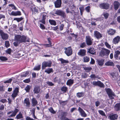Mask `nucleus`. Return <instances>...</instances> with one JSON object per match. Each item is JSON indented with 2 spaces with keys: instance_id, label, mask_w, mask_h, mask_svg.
<instances>
[{
  "instance_id": "obj_1",
  "label": "nucleus",
  "mask_w": 120,
  "mask_h": 120,
  "mask_svg": "<svg viewBox=\"0 0 120 120\" xmlns=\"http://www.w3.org/2000/svg\"><path fill=\"white\" fill-rule=\"evenodd\" d=\"M15 41H16L14 42L13 44L14 46L15 47L18 46L19 44L20 43L29 41L28 40H27L26 36L24 35L22 36L19 35H15Z\"/></svg>"
},
{
  "instance_id": "obj_2",
  "label": "nucleus",
  "mask_w": 120,
  "mask_h": 120,
  "mask_svg": "<svg viewBox=\"0 0 120 120\" xmlns=\"http://www.w3.org/2000/svg\"><path fill=\"white\" fill-rule=\"evenodd\" d=\"M106 92L110 99H112L114 98V97L115 96V94L110 89H107L106 90Z\"/></svg>"
},
{
  "instance_id": "obj_3",
  "label": "nucleus",
  "mask_w": 120,
  "mask_h": 120,
  "mask_svg": "<svg viewBox=\"0 0 120 120\" xmlns=\"http://www.w3.org/2000/svg\"><path fill=\"white\" fill-rule=\"evenodd\" d=\"M91 83L94 86H97L101 88H104L105 87L104 84L100 81L97 82L93 81V82H91Z\"/></svg>"
},
{
  "instance_id": "obj_4",
  "label": "nucleus",
  "mask_w": 120,
  "mask_h": 120,
  "mask_svg": "<svg viewBox=\"0 0 120 120\" xmlns=\"http://www.w3.org/2000/svg\"><path fill=\"white\" fill-rule=\"evenodd\" d=\"M0 35L3 40H7L8 38V35L7 34L4 33L1 29L0 30Z\"/></svg>"
},
{
  "instance_id": "obj_5",
  "label": "nucleus",
  "mask_w": 120,
  "mask_h": 120,
  "mask_svg": "<svg viewBox=\"0 0 120 120\" xmlns=\"http://www.w3.org/2000/svg\"><path fill=\"white\" fill-rule=\"evenodd\" d=\"M55 14L58 15L64 18L66 17V15L65 13L63 11L60 10H57L56 11Z\"/></svg>"
},
{
  "instance_id": "obj_6",
  "label": "nucleus",
  "mask_w": 120,
  "mask_h": 120,
  "mask_svg": "<svg viewBox=\"0 0 120 120\" xmlns=\"http://www.w3.org/2000/svg\"><path fill=\"white\" fill-rule=\"evenodd\" d=\"M110 5L107 3H102L99 4V7L101 8L107 9L109 7Z\"/></svg>"
},
{
  "instance_id": "obj_7",
  "label": "nucleus",
  "mask_w": 120,
  "mask_h": 120,
  "mask_svg": "<svg viewBox=\"0 0 120 120\" xmlns=\"http://www.w3.org/2000/svg\"><path fill=\"white\" fill-rule=\"evenodd\" d=\"M19 88L16 87L15 88L14 90L13 93L11 95V96L14 100L15 99V98L17 96L18 93L19 92Z\"/></svg>"
},
{
  "instance_id": "obj_8",
  "label": "nucleus",
  "mask_w": 120,
  "mask_h": 120,
  "mask_svg": "<svg viewBox=\"0 0 120 120\" xmlns=\"http://www.w3.org/2000/svg\"><path fill=\"white\" fill-rule=\"evenodd\" d=\"M72 50L71 47H69L65 49V53L68 56L71 55L72 54Z\"/></svg>"
},
{
  "instance_id": "obj_9",
  "label": "nucleus",
  "mask_w": 120,
  "mask_h": 120,
  "mask_svg": "<svg viewBox=\"0 0 120 120\" xmlns=\"http://www.w3.org/2000/svg\"><path fill=\"white\" fill-rule=\"evenodd\" d=\"M86 41L87 44L88 45H91L92 44L93 39L89 36H86Z\"/></svg>"
},
{
  "instance_id": "obj_10",
  "label": "nucleus",
  "mask_w": 120,
  "mask_h": 120,
  "mask_svg": "<svg viewBox=\"0 0 120 120\" xmlns=\"http://www.w3.org/2000/svg\"><path fill=\"white\" fill-rule=\"evenodd\" d=\"M51 63L44 61L42 63V69H44L45 67H50L51 65Z\"/></svg>"
},
{
  "instance_id": "obj_11",
  "label": "nucleus",
  "mask_w": 120,
  "mask_h": 120,
  "mask_svg": "<svg viewBox=\"0 0 120 120\" xmlns=\"http://www.w3.org/2000/svg\"><path fill=\"white\" fill-rule=\"evenodd\" d=\"M55 6L56 8H59L61 6V0H56L54 3Z\"/></svg>"
},
{
  "instance_id": "obj_12",
  "label": "nucleus",
  "mask_w": 120,
  "mask_h": 120,
  "mask_svg": "<svg viewBox=\"0 0 120 120\" xmlns=\"http://www.w3.org/2000/svg\"><path fill=\"white\" fill-rule=\"evenodd\" d=\"M68 112H63L61 111V112L60 116V119L61 120H63L66 118V116L68 114Z\"/></svg>"
},
{
  "instance_id": "obj_13",
  "label": "nucleus",
  "mask_w": 120,
  "mask_h": 120,
  "mask_svg": "<svg viewBox=\"0 0 120 120\" xmlns=\"http://www.w3.org/2000/svg\"><path fill=\"white\" fill-rule=\"evenodd\" d=\"M94 36L98 39L102 37L101 34L97 30L94 31Z\"/></svg>"
},
{
  "instance_id": "obj_14",
  "label": "nucleus",
  "mask_w": 120,
  "mask_h": 120,
  "mask_svg": "<svg viewBox=\"0 0 120 120\" xmlns=\"http://www.w3.org/2000/svg\"><path fill=\"white\" fill-rule=\"evenodd\" d=\"M86 51L84 49H81L79 51L78 54L81 56H83L86 54Z\"/></svg>"
},
{
  "instance_id": "obj_15",
  "label": "nucleus",
  "mask_w": 120,
  "mask_h": 120,
  "mask_svg": "<svg viewBox=\"0 0 120 120\" xmlns=\"http://www.w3.org/2000/svg\"><path fill=\"white\" fill-rule=\"evenodd\" d=\"M40 88L39 86H34L33 90L34 94H38L40 92Z\"/></svg>"
},
{
  "instance_id": "obj_16",
  "label": "nucleus",
  "mask_w": 120,
  "mask_h": 120,
  "mask_svg": "<svg viewBox=\"0 0 120 120\" xmlns=\"http://www.w3.org/2000/svg\"><path fill=\"white\" fill-rule=\"evenodd\" d=\"M23 104L26 106L29 107L30 106V103L28 98H25L24 100Z\"/></svg>"
},
{
  "instance_id": "obj_17",
  "label": "nucleus",
  "mask_w": 120,
  "mask_h": 120,
  "mask_svg": "<svg viewBox=\"0 0 120 120\" xmlns=\"http://www.w3.org/2000/svg\"><path fill=\"white\" fill-rule=\"evenodd\" d=\"M120 39V37L117 36L115 37L113 39L112 42L113 44H116L119 42Z\"/></svg>"
},
{
  "instance_id": "obj_18",
  "label": "nucleus",
  "mask_w": 120,
  "mask_h": 120,
  "mask_svg": "<svg viewBox=\"0 0 120 120\" xmlns=\"http://www.w3.org/2000/svg\"><path fill=\"white\" fill-rule=\"evenodd\" d=\"M78 110L82 116L84 117L86 116V114L85 113L84 110L80 107H79Z\"/></svg>"
},
{
  "instance_id": "obj_19",
  "label": "nucleus",
  "mask_w": 120,
  "mask_h": 120,
  "mask_svg": "<svg viewBox=\"0 0 120 120\" xmlns=\"http://www.w3.org/2000/svg\"><path fill=\"white\" fill-rule=\"evenodd\" d=\"M87 52L92 55H95L96 53V51L94 49L91 48H90L88 50Z\"/></svg>"
},
{
  "instance_id": "obj_20",
  "label": "nucleus",
  "mask_w": 120,
  "mask_h": 120,
  "mask_svg": "<svg viewBox=\"0 0 120 120\" xmlns=\"http://www.w3.org/2000/svg\"><path fill=\"white\" fill-rule=\"evenodd\" d=\"M10 15L15 16L20 15H21V12L19 11H12Z\"/></svg>"
},
{
  "instance_id": "obj_21",
  "label": "nucleus",
  "mask_w": 120,
  "mask_h": 120,
  "mask_svg": "<svg viewBox=\"0 0 120 120\" xmlns=\"http://www.w3.org/2000/svg\"><path fill=\"white\" fill-rule=\"evenodd\" d=\"M113 5L114 9L115 10H116L118 8L120 5V4L117 1H115L113 3Z\"/></svg>"
},
{
  "instance_id": "obj_22",
  "label": "nucleus",
  "mask_w": 120,
  "mask_h": 120,
  "mask_svg": "<svg viewBox=\"0 0 120 120\" xmlns=\"http://www.w3.org/2000/svg\"><path fill=\"white\" fill-rule=\"evenodd\" d=\"M105 65L108 66H114L115 64L111 60H109L106 62L105 64Z\"/></svg>"
},
{
  "instance_id": "obj_23",
  "label": "nucleus",
  "mask_w": 120,
  "mask_h": 120,
  "mask_svg": "<svg viewBox=\"0 0 120 120\" xmlns=\"http://www.w3.org/2000/svg\"><path fill=\"white\" fill-rule=\"evenodd\" d=\"M116 30L112 29H110L109 30H107V32L109 35H113L116 33Z\"/></svg>"
},
{
  "instance_id": "obj_24",
  "label": "nucleus",
  "mask_w": 120,
  "mask_h": 120,
  "mask_svg": "<svg viewBox=\"0 0 120 120\" xmlns=\"http://www.w3.org/2000/svg\"><path fill=\"white\" fill-rule=\"evenodd\" d=\"M74 82V80L70 79L67 80L66 82V84L68 86H71L73 84Z\"/></svg>"
},
{
  "instance_id": "obj_25",
  "label": "nucleus",
  "mask_w": 120,
  "mask_h": 120,
  "mask_svg": "<svg viewBox=\"0 0 120 120\" xmlns=\"http://www.w3.org/2000/svg\"><path fill=\"white\" fill-rule=\"evenodd\" d=\"M118 117V115L117 114H115L111 115L109 116V117L111 120H113L117 119Z\"/></svg>"
},
{
  "instance_id": "obj_26",
  "label": "nucleus",
  "mask_w": 120,
  "mask_h": 120,
  "mask_svg": "<svg viewBox=\"0 0 120 120\" xmlns=\"http://www.w3.org/2000/svg\"><path fill=\"white\" fill-rule=\"evenodd\" d=\"M19 111V110L18 109L15 108L13 112L10 116H9V117H11L15 116Z\"/></svg>"
},
{
  "instance_id": "obj_27",
  "label": "nucleus",
  "mask_w": 120,
  "mask_h": 120,
  "mask_svg": "<svg viewBox=\"0 0 120 120\" xmlns=\"http://www.w3.org/2000/svg\"><path fill=\"white\" fill-rule=\"evenodd\" d=\"M102 15L104 16L105 19H107L109 15V13L106 11L104 12L102 14Z\"/></svg>"
},
{
  "instance_id": "obj_28",
  "label": "nucleus",
  "mask_w": 120,
  "mask_h": 120,
  "mask_svg": "<svg viewBox=\"0 0 120 120\" xmlns=\"http://www.w3.org/2000/svg\"><path fill=\"white\" fill-rule=\"evenodd\" d=\"M120 54V51L117 50L115 51L114 55V57L116 59H117L118 57V55Z\"/></svg>"
},
{
  "instance_id": "obj_29",
  "label": "nucleus",
  "mask_w": 120,
  "mask_h": 120,
  "mask_svg": "<svg viewBox=\"0 0 120 120\" xmlns=\"http://www.w3.org/2000/svg\"><path fill=\"white\" fill-rule=\"evenodd\" d=\"M32 106H35L38 104V101L36 99L34 98H33L32 99Z\"/></svg>"
},
{
  "instance_id": "obj_30",
  "label": "nucleus",
  "mask_w": 120,
  "mask_h": 120,
  "mask_svg": "<svg viewBox=\"0 0 120 120\" xmlns=\"http://www.w3.org/2000/svg\"><path fill=\"white\" fill-rule=\"evenodd\" d=\"M84 95V93L83 92H78L76 94L77 97L79 98L83 97Z\"/></svg>"
},
{
  "instance_id": "obj_31",
  "label": "nucleus",
  "mask_w": 120,
  "mask_h": 120,
  "mask_svg": "<svg viewBox=\"0 0 120 120\" xmlns=\"http://www.w3.org/2000/svg\"><path fill=\"white\" fill-rule=\"evenodd\" d=\"M114 109L116 111L120 110V103L116 104L115 106Z\"/></svg>"
},
{
  "instance_id": "obj_32",
  "label": "nucleus",
  "mask_w": 120,
  "mask_h": 120,
  "mask_svg": "<svg viewBox=\"0 0 120 120\" xmlns=\"http://www.w3.org/2000/svg\"><path fill=\"white\" fill-rule=\"evenodd\" d=\"M113 80H115L116 78V73L114 72H112L110 74Z\"/></svg>"
},
{
  "instance_id": "obj_33",
  "label": "nucleus",
  "mask_w": 120,
  "mask_h": 120,
  "mask_svg": "<svg viewBox=\"0 0 120 120\" xmlns=\"http://www.w3.org/2000/svg\"><path fill=\"white\" fill-rule=\"evenodd\" d=\"M53 69L50 68L46 69L45 71V72L48 74H50L51 72H53Z\"/></svg>"
},
{
  "instance_id": "obj_34",
  "label": "nucleus",
  "mask_w": 120,
  "mask_h": 120,
  "mask_svg": "<svg viewBox=\"0 0 120 120\" xmlns=\"http://www.w3.org/2000/svg\"><path fill=\"white\" fill-rule=\"evenodd\" d=\"M104 60V59L99 60H98V64L101 66H102L103 64Z\"/></svg>"
},
{
  "instance_id": "obj_35",
  "label": "nucleus",
  "mask_w": 120,
  "mask_h": 120,
  "mask_svg": "<svg viewBox=\"0 0 120 120\" xmlns=\"http://www.w3.org/2000/svg\"><path fill=\"white\" fill-rule=\"evenodd\" d=\"M29 71H27L24 72L21 74L20 75L21 77H26L29 74Z\"/></svg>"
},
{
  "instance_id": "obj_36",
  "label": "nucleus",
  "mask_w": 120,
  "mask_h": 120,
  "mask_svg": "<svg viewBox=\"0 0 120 120\" xmlns=\"http://www.w3.org/2000/svg\"><path fill=\"white\" fill-rule=\"evenodd\" d=\"M46 15H42V19L39 21L40 22H41L44 24H45V20L46 18Z\"/></svg>"
},
{
  "instance_id": "obj_37",
  "label": "nucleus",
  "mask_w": 120,
  "mask_h": 120,
  "mask_svg": "<svg viewBox=\"0 0 120 120\" xmlns=\"http://www.w3.org/2000/svg\"><path fill=\"white\" fill-rule=\"evenodd\" d=\"M31 11H32V14L34 13L35 12L36 13H38V9L36 8V7H33L31 8Z\"/></svg>"
},
{
  "instance_id": "obj_38",
  "label": "nucleus",
  "mask_w": 120,
  "mask_h": 120,
  "mask_svg": "<svg viewBox=\"0 0 120 120\" xmlns=\"http://www.w3.org/2000/svg\"><path fill=\"white\" fill-rule=\"evenodd\" d=\"M49 22L51 25L55 26L56 25V22L54 20L49 19Z\"/></svg>"
},
{
  "instance_id": "obj_39",
  "label": "nucleus",
  "mask_w": 120,
  "mask_h": 120,
  "mask_svg": "<svg viewBox=\"0 0 120 120\" xmlns=\"http://www.w3.org/2000/svg\"><path fill=\"white\" fill-rule=\"evenodd\" d=\"M68 88L66 87L63 86L61 88V91L63 92V93H65L67 92L68 90Z\"/></svg>"
},
{
  "instance_id": "obj_40",
  "label": "nucleus",
  "mask_w": 120,
  "mask_h": 120,
  "mask_svg": "<svg viewBox=\"0 0 120 120\" xmlns=\"http://www.w3.org/2000/svg\"><path fill=\"white\" fill-rule=\"evenodd\" d=\"M84 62H88L90 60V58L87 56H85L83 58Z\"/></svg>"
},
{
  "instance_id": "obj_41",
  "label": "nucleus",
  "mask_w": 120,
  "mask_h": 120,
  "mask_svg": "<svg viewBox=\"0 0 120 120\" xmlns=\"http://www.w3.org/2000/svg\"><path fill=\"white\" fill-rule=\"evenodd\" d=\"M84 69L86 71L88 72H90L91 70L92 69V68L91 67H86L84 68Z\"/></svg>"
},
{
  "instance_id": "obj_42",
  "label": "nucleus",
  "mask_w": 120,
  "mask_h": 120,
  "mask_svg": "<svg viewBox=\"0 0 120 120\" xmlns=\"http://www.w3.org/2000/svg\"><path fill=\"white\" fill-rule=\"evenodd\" d=\"M41 69V65H38L34 67L33 70H34L39 71Z\"/></svg>"
},
{
  "instance_id": "obj_43",
  "label": "nucleus",
  "mask_w": 120,
  "mask_h": 120,
  "mask_svg": "<svg viewBox=\"0 0 120 120\" xmlns=\"http://www.w3.org/2000/svg\"><path fill=\"white\" fill-rule=\"evenodd\" d=\"M16 117L17 119L22 118H23L22 114L20 112L16 116Z\"/></svg>"
},
{
  "instance_id": "obj_44",
  "label": "nucleus",
  "mask_w": 120,
  "mask_h": 120,
  "mask_svg": "<svg viewBox=\"0 0 120 120\" xmlns=\"http://www.w3.org/2000/svg\"><path fill=\"white\" fill-rule=\"evenodd\" d=\"M60 60L61 62V63L63 64L64 63H69V61L68 60H64L62 58H60Z\"/></svg>"
},
{
  "instance_id": "obj_45",
  "label": "nucleus",
  "mask_w": 120,
  "mask_h": 120,
  "mask_svg": "<svg viewBox=\"0 0 120 120\" xmlns=\"http://www.w3.org/2000/svg\"><path fill=\"white\" fill-rule=\"evenodd\" d=\"M31 87L30 85H27L25 87V90L27 92H28L30 91V90Z\"/></svg>"
},
{
  "instance_id": "obj_46",
  "label": "nucleus",
  "mask_w": 120,
  "mask_h": 120,
  "mask_svg": "<svg viewBox=\"0 0 120 120\" xmlns=\"http://www.w3.org/2000/svg\"><path fill=\"white\" fill-rule=\"evenodd\" d=\"M90 77L92 79H95V78H97L99 79L100 77H99L98 76L94 74H92L90 76Z\"/></svg>"
},
{
  "instance_id": "obj_47",
  "label": "nucleus",
  "mask_w": 120,
  "mask_h": 120,
  "mask_svg": "<svg viewBox=\"0 0 120 120\" xmlns=\"http://www.w3.org/2000/svg\"><path fill=\"white\" fill-rule=\"evenodd\" d=\"M23 19V18L21 17L20 18H14L13 20H16L18 22H19L22 20Z\"/></svg>"
},
{
  "instance_id": "obj_48",
  "label": "nucleus",
  "mask_w": 120,
  "mask_h": 120,
  "mask_svg": "<svg viewBox=\"0 0 120 120\" xmlns=\"http://www.w3.org/2000/svg\"><path fill=\"white\" fill-rule=\"evenodd\" d=\"M8 58L4 56H0V60L2 61H5L7 60Z\"/></svg>"
},
{
  "instance_id": "obj_49",
  "label": "nucleus",
  "mask_w": 120,
  "mask_h": 120,
  "mask_svg": "<svg viewBox=\"0 0 120 120\" xmlns=\"http://www.w3.org/2000/svg\"><path fill=\"white\" fill-rule=\"evenodd\" d=\"M51 29L55 31H58L59 30L58 27L57 26L55 27H51Z\"/></svg>"
},
{
  "instance_id": "obj_50",
  "label": "nucleus",
  "mask_w": 120,
  "mask_h": 120,
  "mask_svg": "<svg viewBox=\"0 0 120 120\" xmlns=\"http://www.w3.org/2000/svg\"><path fill=\"white\" fill-rule=\"evenodd\" d=\"M46 83L49 86H52L54 85V84L52 82L47 81L46 82Z\"/></svg>"
},
{
  "instance_id": "obj_51",
  "label": "nucleus",
  "mask_w": 120,
  "mask_h": 120,
  "mask_svg": "<svg viewBox=\"0 0 120 120\" xmlns=\"http://www.w3.org/2000/svg\"><path fill=\"white\" fill-rule=\"evenodd\" d=\"M98 112L99 114L101 115L104 116H106L105 114L103 111L101 110H99L98 111Z\"/></svg>"
},
{
  "instance_id": "obj_52",
  "label": "nucleus",
  "mask_w": 120,
  "mask_h": 120,
  "mask_svg": "<svg viewBox=\"0 0 120 120\" xmlns=\"http://www.w3.org/2000/svg\"><path fill=\"white\" fill-rule=\"evenodd\" d=\"M100 55L101 56H104L106 55V53L104 48L101 51Z\"/></svg>"
},
{
  "instance_id": "obj_53",
  "label": "nucleus",
  "mask_w": 120,
  "mask_h": 120,
  "mask_svg": "<svg viewBox=\"0 0 120 120\" xmlns=\"http://www.w3.org/2000/svg\"><path fill=\"white\" fill-rule=\"evenodd\" d=\"M49 110L51 113L52 114H54L56 113V112L54 111L52 107H51L49 109Z\"/></svg>"
},
{
  "instance_id": "obj_54",
  "label": "nucleus",
  "mask_w": 120,
  "mask_h": 120,
  "mask_svg": "<svg viewBox=\"0 0 120 120\" xmlns=\"http://www.w3.org/2000/svg\"><path fill=\"white\" fill-rule=\"evenodd\" d=\"M9 6L11 7L12 9H14L15 10H16L17 9L15 7L13 4H9Z\"/></svg>"
},
{
  "instance_id": "obj_55",
  "label": "nucleus",
  "mask_w": 120,
  "mask_h": 120,
  "mask_svg": "<svg viewBox=\"0 0 120 120\" xmlns=\"http://www.w3.org/2000/svg\"><path fill=\"white\" fill-rule=\"evenodd\" d=\"M30 78H29L27 79H26L23 81V82L26 83H28L30 82Z\"/></svg>"
},
{
  "instance_id": "obj_56",
  "label": "nucleus",
  "mask_w": 120,
  "mask_h": 120,
  "mask_svg": "<svg viewBox=\"0 0 120 120\" xmlns=\"http://www.w3.org/2000/svg\"><path fill=\"white\" fill-rule=\"evenodd\" d=\"M5 45L6 47L8 48L10 44L8 41H6L5 42Z\"/></svg>"
},
{
  "instance_id": "obj_57",
  "label": "nucleus",
  "mask_w": 120,
  "mask_h": 120,
  "mask_svg": "<svg viewBox=\"0 0 120 120\" xmlns=\"http://www.w3.org/2000/svg\"><path fill=\"white\" fill-rule=\"evenodd\" d=\"M11 49L10 48H9L6 50V52L8 54H10L11 53Z\"/></svg>"
},
{
  "instance_id": "obj_58",
  "label": "nucleus",
  "mask_w": 120,
  "mask_h": 120,
  "mask_svg": "<svg viewBox=\"0 0 120 120\" xmlns=\"http://www.w3.org/2000/svg\"><path fill=\"white\" fill-rule=\"evenodd\" d=\"M105 45L107 48L110 49H111L110 45L108 44V43L106 42H105Z\"/></svg>"
},
{
  "instance_id": "obj_59",
  "label": "nucleus",
  "mask_w": 120,
  "mask_h": 120,
  "mask_svg": "<svg viewBox=\"0 0 120 120\" xmlns=\"http://www.w3.org/2000/svg\"><path fill=\"white\" fill-rule=\"evenodd\" d=\"M86 46V45L85 43L83 42L80 45V47L81 48H83L85 47Z\"/></svg>"
},
{
  "instance_id": "obj_60",
  "label": "nucleus",
  "mask_w": 120,
  "mask_h": 120,
  "mask_svg": "<svg viewBox=\"0 0 120 120\" xmlns=\"http://www.w3.org/2000/svg\"><path fill=\"white\" fill-rule=\"evenodd\" d=\"M100 102L98 101H96L95 102V105L97 107H98L100 105Z\"/></svg>"
},
{
  "instance_id": "obj_61",
  "label": "nucleus",
  "mask_w": 120,
  "mask_h": 120,
  "mask_svg": "<svg viewBox=\"0 0 120 120\" xmlns=\"http://www.w3.org/2000/svg\"><path fill=\"white\" fill-rule=\"evenodd\" d=\"M12 79H10L9 80H6L4 81V82L5 83H11V81H12Z\"/></svg>"
},
{
  "instance_id": "obj_62",
  "label": "nucleus",
  "mask_w": 120,
  "mask_h": 120,
  "mask_svg": "<svg viewBox=\"0 0 120 120\" xmlns=\"http://www.w3.org/2000/svg\"><path fill=\"white\" fill-rule=\"evenodd\" d=\"M0 102L3 103H4L5 102H7V101L6 99L4 98L1 100H0Z\"/></svg>"
},
{
  "instance_id": "obj_63",
  "label": "nucleus",
  "mask_w": 120,
  "mask_h": 120,
  "mask_svg": "<svg viewBox=\"0 0 120 120\" xmlns=\"http://www.w3.org/2000/svg\"><path fill=\"white\" fill-rule=\"evenodd\" d=\"M87 74L86 73H84V74H83L82 75V78H86L87 77Z\"/></svg>"
},
{
  "instance_id": "obj_64",
  "label": "nucleus",
  "mask_w": 120,
  "mask_h": 120,
  "mask_svg": "<svg viewBox=\"0 0 120 120\" xmlns=\"http://www.w3.org/2000/svg\"><path fill=\"white\" fill-rule=\"evenodd\" d=\"M104 49L105 51V52L106 53V54H108V55L110 53V50L108 49H105V48H104Z\"/></svg>"
}]
</instances>
